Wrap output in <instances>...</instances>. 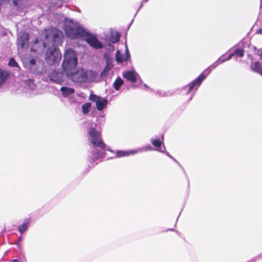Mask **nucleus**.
<instances>
[{"mask_svg":"<svg viewBox=\"0 0 262 262\" xmlns=\"http://www.w3.org/2000/svg\"><path fill=\"white\" fill-rule=\"evenodd\" d=\"M251 68L253 71L262 75V66L259 62L256 61L252 63Z\"/></svg>","mask_w":262,"mask_h":262,"instance_id":"obj_19","label":"nucleus"},{"mask_svg":"<svg viewBox=\"0 0 262 262\" xmlns=\"http://www.w3.org/2000/svg\"><path fill=\"white\" fill-rule=\"evenodd\" d=\"M91 159H92V157L90 158V161H91V162H93L92 161ZM100 159H99V160H100ZM97 161H99V160H98L96 161V163H98V162H97ZM94 162H95V161Z\"/></svg>","mask_w":262,"mask_h":262,"instance_id":"obj_41","label":"nucleus"},{"mask_svg":"<svg viewBox=\"0 0 262 262\" xmlns=\"http://www.w3.org/2000/svg\"><path fill=\"white\" fill-rule=\"evenodd\" d=\"M48 77L51 81L57 83H60L63 81L61 73L56 71H52L49 74Z\"/></svg>","mask_w":262,"mask_h":262,"instance_id":"obj_15","label":"nucleus"},{"mask_svg":"<svg viewBox=\"0 0 262 262\" xmlns=\"http://www.w3.org/2000/svg\"><path fill=\"white\" fill-rule=\"evenodd\" d=\"M144 86H145V87H147V85L146 84H144Z\"/></svg>","mask_w":262,"mask_h":262,"instance_id":"obj_44","label":"nucleus"},{"mask_svg":"<svg viewBox=\"0 0 262 262\" xmlns=\"http://www.w3.org/2000/svg\"><path fill=\"white\" fill-rule=\"evenodd\" d=\"M138 76V74L134 70H128L123 73V77L133 83L136 82Z\"/></svg>","mask_w":262,"mask_h":262,"instance_id":"obj_12","label":"nucleus"},{"mask_svg":"<svg viewBox=\"0 0 262 262\" xmlns=\"http://www.w3.org/2000/svg\"><path fill=\"white\" fill-rule=\"evenodd\" d=\"M148 0H142V2H141V5L139 7V8H138V9L137 10L136 14H135V15L137 14V13L139 12V11L140 10V9L143 7V3H146L147 2Z\"/></svg>","mask_w":262,"mask_h":262,"instance_id":"obj_31","label":"nucleus"},{"mask_svg":"<svg viewBox=\"0 0 262 262\" xmlns=\"http://www.w3.org/2000/svg\"><path fill=\"white\" fill-rule=\"evenodd\" d=\"M193 96V95H192L191 96V98H190V100L192 99Z\"/></svg>","mask_w":262,"mask_h":262,"instance_id":"obj_43","label":"nucleus"},{"mask_svg":"<svg viewBox=\"0 0 262 262\" xmlns=\"http://www.w3.org/2000/svg\"><path fill=\"white\" fill-rule=\"evenodd\" d=\"M166 156H167L168 157H169L170 158H171V159H172L174 162H176V163H177L178 164H180L177 161V160L176 159H174L172 156H171L169 154V152H166V151H165L164 152Z\"/></svg>","mask_w":262,"mask_h":262,"instance_id":"obj_30","label":"nucleus"},{"mask_svg":"<svg viewBox=\"0 0 262 262\" xmlns=\"http://www.w3.org/2000/svg\"><path fill=\"white\" fill-rule=\"evenodd\" d=\"M33 67L34 68V70L29 71L34 74L38 75L43 74L46 72V70L44 62L40 58L36 60L35 62L33 64Z\"/></svg>","mask_w":262,"mask_h":262,"instance_id":"obj_11","label":"nucleus"},{"mask_svg":"<svg viewBox=\"0 0 262 262\" xmlns=\"http://www.w3.org/2000/svg\"><path fill=\"white\" fill-rule=\"evenodd\" d=\"M157 93L161 97H168L172 95V93L170 92H163L162 91H158Z\"/></svg>","mask_w":262,"mask_h":262,"instance_id":"obj_27","label":"nucleus"},{"mask_svg":"<svg viewBox=\"0 0 262 262\" xmlns=\"http://www.w3.org/2000/svg\"><path fill=\"white\" fill-rule=\"evenodd\" d=\"M64 20V28L66 35L71 39L85 37V41L95 49H101L103 48L102 43L98 40L96 35L91 34L84 27L73 19L62 16L59 23Z\"/></svg>","mask_w":262,"mask_h":262,"instance_id":"obj_1","label":"nucleus"},{"mask_svg":"<svg viewBox=\"0 0 262 262\" xmlns=\"http://www.w3.org/2000/svg\"><path fill=\"white\" fill-rule=\"evenodd\" d=\"M112 68H111L110 65H106L104 69L102 70L100 74V76L102 78L105 77L107 76L108 72L111 70Z\"/></svg>","mask_w":262,"mask_h":262,"instance_id":"obj_23","label":"nucleus"},{"mask_svg":"<svg viewBox=\"0 0 262 262\" xmlns=\"http://www.w3.org/2000/svg\"><path fill=\"white\" fill-rule=\"evenodd\" d=\"M43 35L48 43L51 42L52 44V47L48 49L46 54V60L49 64H58L61 58V54L56 46L62 43L63 33L57 29L51 27L45 30ZM42 45L43 47L46 48L47 46V42L43 41Z\"/></svg>","mask_w":262,"mask_h":262,"instance_id":"obj_2","label":"nucleus"},{"mask_svg":"<svg viewBox=\"0 0 262 262\" xmlns=\"http://www.w3.org/2000/svg\"><path fill=\"white\" fill-rule=\"evenodd\" d=\"M108 51L110 52H113L114 50V47L111 44L108 45V48L107 49Z\"/></svg>","mask_w":262,"mask_h":262,"instance_id":"obj_34","label":"nucleus"},{"mask_svg":"<svg viewBox=\"0 0 262 262\" xmlns=\"http://www.w3.org/2000/svg\"><path fill=\"white\" fill-rule=\"evenodd\" d=\"M112 59L109 58L108 56L106 55V65H110L111 68L113 67V64H112Z\"/></svg>","mask_w":262,"mask_h":262,"instance_id":"obj_28","label":"nucleus"},{"mask_svg":"<svg viewBox=\"0 0 262 262\" xmlns=\"http://www.w3.org/2000/svg\"><path fill=\"white\" fill-rule=\"evenodd\" d=\"M256 33L257 34H262V29H259L256 31Z\"/></svg>","mask_w":262,"mask_h":262,"instance_id":"obj_38","label":"nucleus"},{"mask_svg":"<svg viewBox=\"0 0 262 262\" xmlns=\"http://www.w3.org/2000/svg\"><path fill=\"white\" fill-rule=\"evenodd\" d=\"M256 257H257V259H259V258H261L262 259V253L261 254H259L258 255H257V256H256Z\"/></svg>","mask_w":262,"mask_h":262,"instance_id":"obj_39","label":"nucleus"},{"mask_svg":"<svg viewBox=\"0 0 262 262\" xmlns=\"http://www.w3.org/2000/svg\"><path fill=\"white\" fill-rule=\"evenodd\" d=\"M29 34L25 32H20L17 37V44L18 49H24L28 46Z\"/></svg>","mask_w":262,"mask_h":262,"instance_id":"obj_10","label":"nucleus"},{"mask_svg":"<svg viewBox=\"0 0 262 262\" xmlns=\"http://www.w3.org/2000/svg\"><path fill=\"white\" fill-rule=\"evenodd\" d=\"M257 260V257H255L254 258H251L249 260L247 261V262H256Z\"/></svg>","mask_w":262,"mask_h":262,"instance_id":"obj_37","label":"nucleus"},{"mask_svg":"<svg viewBox=\"0 0 262 262\" xmlns=\"http://www.w3.org/2000/svg\"><path fill=\"white\" fill-rule=\"evenodd\" d=\"M91 108V103L90 102L85 103L82 106V111L83 114H86L90 112Z\"/></svg>","mask_w":262,"mask_h":262,"instance_id":"obj_22","label":"nucleus"},{"mask_svg":"<svg viewBox=\"0 0 262 262\" xmlns=\"http://www.w3.org/2000/svg\"><path fill=\"white\" fill-rule=\"evenodd\" d=\"M9 76V73L8 71L0 68V89L5 84Z\"/></svg>","mask_w":262,"mask_h":262,"instance_id":"obj_17","label":"nucleus"},{"mask_svg":"<svg viewBox=\"0 0 262 262\" xmlns=\"http://www.w3.org/2000/svg\"><path fill=\"white\" fill-rule=\"evenodd\" d=\"M30 221V219H26L24 220L23 223L18 226V230L21 234L23 233L27 230Z\"/></svg>","mask_w":262,"mask_h":262,"instance_id":"obj_18","label":"nucleus"},{"mask_svg":"<svg viewBox=\"0 0 262 262\" xmlns=\"http://www.w3.org/2000/svg\"><path fill=\"white\" fill-rule=\"evenodd\" d=\"M217 66L218 64L215 62L212 64L208 68L205 70L197 78L189 83L187 86H185L184 89H188L186 94H188L192 91H196L199 87L201 85L203 80L211 72V70L215 68Z\"/></svg>","mask_w":262,"mask_h":262,"instance_id":"obj_7","label":"nucleus"},{"mask_svg":"<svg viewBox=\"0 0 262 262\" xmlns=\"http://www.w3.org/2000/svg\"><path fill=\"white\" fill-rule=\"evenodd\" d=\"M135 150L136 151V154H137L139 152H143L147 151L152 150L153 149L149 144H147L145 146L139 147Z\"/></svg>","mask_w":262,"mask_h":262,"instance_id":"obj_20","label":"nucleus"},{"mask_svg":"<svg viewBox=\"0 0 262 262\" xmlns=\"http://www.w3.org/2000/svg\"><path fill=\"white\" fill-rule=\"evenodd\" d=\"M60 6H61V4H60L59 5L56 6L57 7H59Z\"/></svg>","mask_w":262,"mask_h":262,"instance_id":"obj_42","label":"nucleus"},{"mask_svg":"<svg viewBox=\"0 0 262 262\" xmlns=\"http://www.w3.org/2000/svg\"><path fill=\"white\" fill-rule=\"evenodd\" d=\"M125 50L124 54L121 53L119 50H117L116 53V60L118 63L127 61L130 58V54L126 44L125 45Z\"/></svg>","mask_w":262,"mask_h":262,"instance_id":"obj_9","label":"nucleus"},{"mask_svg":"<svg viewBox=\"0 0 262 262\" xmlns=\"http://www.w3.org/2000/svg\"><path fill=\"white\" fill-rule=\"evenodd\" d=\"M150 142L151 144L156 147V150L161 152H165L166 148L163 144V142L160 141L159 139L151 138Z\"/></svg>","mask_w":262,"mask_h":262,"instance_id":"obj_13","label":"nucleus"},{"mask_svg":"<svg viewBox=\"0 0 262 262\" xmlns=\"http://www.w3.org/2000/svg\"><path fill=\"white\" fill-rule=\"evenodd\" d=\"M12 262H18V260L17 259H15L12 260Z\"/></svg>","mask_w":262,"mask_h":262,"instance_id":"obj_40","label":"nucleus"},{"mask_svg":"<svg viewBox=\"0 0 262 262\" xmlns=\"http://www.w3.org/2000/svg\"><path fill=\"white\" fill-rule=\"evenodd\" d=\"M123 83V80L120 77H118L114 81L113 86L116 90L118 91L120 86L122 85Z\"/></svg>","mask_w":262,"mask_h":262,"instance_id":"obj_21","label":"nucleus"},{"mask_svg":"<svg viewBox=\"0 0 262 262\" xmlns=\"http://www.w3.org/2000/svg\"><path fill=\"white\" fill-rule=\"evenodd\" d=\"M234 55V54H233V53H232V54H230L228 56V57L227 58H226V59H225L226 61H228V60H230V59H231V58H232Z\"/></svg>","mask_w":262,"mask_h":262,"instance_id":"obj_36","label":"nucleus"},{"mask_svg":"<svg viewBox=\"0 0 262 262\" xmlns=\"http://www.w3.org/2000/svg\"><path fill=\"white\" fill-rule=\"evenodd\" d=\"M89 99L96 103V108L99 111L105 108L108 103L106 98L101 97L93 94L90 95Z\"/></svg>","mask_w":262,"mask_h":262,"instance_id":"obj_8","label":"nucleus"},{"mask_svg":"<svg viewBox=\"0 0 262 262\" xmlns=\"http://www.w3.org/2000/svg\"><path fill=\"white\" fill-rule=\"evenodd\" d=\"M225 61H226L225 59H222L221 57H220L215 62L219 65L220 63H223V62H224Z\"/></svg>","mask_w":262,"mask_h":262,"instance_id":"obj_32","label":"nucleus"},{"mask_svg":"<svg viewBox=\"0 0 262 262\" xmlns=\"http://www.w3.org/2000/svg\"><path fill=\"white\" fill-rule=\"evenodd\" d=\"M67 74L71 75V79L74 82L80 84L96 81L98 77L97 74L95 71L83 69H79L76 72L74 71L72 74Z\"/></svg>","mask_w":262,"mask_h":262,"instance_id":"obj_5","label":"nucleus"},{"mask_svg":"<svg viewBox=\"0 0 262 262\" xmlns=\"http://www.w3.org/2000/svg\"><path fill=\"white\" fill-rule=\"evenodd\" d=\"M60 91L61 92L62 96L67 98L71 97L75 92V90L73 88L68 86L61 87Z\"/></svg>","mask_w":262,"mask_h":262,"instance_id":"obj_16","label":"nucleus"},{"mask_svg":"<svg viewBox=\"0 0 262 262\" xmlns=\"http://www.w3.org/2000/svg\"><path fill=\"white\" fill-rule=\"evenodd\" d=\"M233 54L234 55L242 57L244 56V50L242 48H237L234 51Z\"/></svg>","mask_w":262,"mask_h":262,"instance_id":"obj_26","label":"nucleus"},{"mask_svg":"<svg viewBox=\"0 0 262 262\" xmlns=\"http://www.w3.org/2000/svg\"><path fill=\"white\" fill-rule=\"evenodd\" d=\"M28 86H29L30 90H33L34 89V88L35 86L33 83V80H29V81L28 82Z\"/></svg>","mask_w":262,"mask_h":262,"instance_id":"obj_29","label":"nucleus"},{"mask_svg":"<svg viewBox=\"0 0 262 262\" xmlns=\"http://www.w3.org/2000/svg\"><path fill=\"white\" fill-rule=\"evenodd\" d=\"M8 65L11 67H16L18 69H20L17 62L13 58H11L9 61Z\"/></svg>","mask_w":262,"mask_h":262,"instance_id":"obj_25","label":"nucleus"},{"mask_svg":"<svg viewBox=\"0 0 262 262\" xmlns=\"http://www.w3.org/2000/svg\"><path fill=\"white\" fill-rule=\"evenodd\" d=\"M110 151L115 154L116 155L115 158H117L128 157L136 155V151L135 149H130L128 150H117L116 151H113L112 150Z\"/></svg>","mask_w":262,"mask_h":262,"instance_id":"obj_14","label":"nucleus"},{"mask_svg":"<svg viewBox=\"0 0 262 262\" xmlns=\"http://www.w3.org/2000/svg\"><path fill=\"white\" fill-rule=\"evenodd\" d=\"M78 60L76 52L71 49H67L64 53L62 64L63 70L66 74H72L75 71Z\"/></svg>","mask_w":262,"mask_h":262,"instance_id":"obj_6","label":"nucleus"},{"mask_svg":"<svg viewBox=\"0 0 262 262\" xmlns=\"http://www.w3.org/2000/svg\"><path fill=\"white\" fill-rule=\"evenodd\" d=\"M105 115L103 113H101L97 118V122L99 125L102 124L105 122Z\"/></svg>","mask_w":262,"mask_h":262,"instance_id":"obj_24","label":"nucleus"},{"mask_svg":"<svg viewBox=\"0 0 262 262\" xmlns=\"http://www.w3.org/2000/svg\"><path fill=\"white\" fill-rule=\"evenodd\" d=\"M38 39H35L31 47V51L32 53L20 55V57L23 62L24 67L28 70H34L33 64L35 62L36 60L39 58V55L41 51L39 47H38V44H41Z\"/></svg>","mask_w":262,"mask_h":262,"instance_id":"obj_4","label":"nucleus"},{"mask_svg":"<svg viewBox=\"0 0 262 262\" xmlns=\"http://www.w3.org/2000/svg\"><path fill=\"white\" fill-rule=\"evenodd\" d=\"M21 236H19V238H18V242L16 243V245L20 249L21 248V245H20V242H21Z\"/></svg>","mask_w":262,"mask_h":262,"instance_id":"obj_33","label":"nucleus"},{"mask_svg":"<svg viewBox=\"0 0 262 262\" xmlns=\"http://www.w3.org/2000/svg\"><path fill=\"white\" fill-rule=\"evenodd\" d=\"M119 40V36H116L115 38H113L112 40V42L116 43Z\"/></svg>","mask_w":262,"mask_h":262,"instance_id":"obj_35","label":"nucleus"},{"mask_svg":"<svg viewBox=\"0 0 262 262\" xmlns=\"http://www.w3.org/2000/svg\"><path fill=\"white\" fill-rule=\"evenodd\" d=\"M86 125L88 128L89 139L93 145L91 160L95 162L105 157V144L101 138L100 132L96 130L97 124L88 120L86 122Z\"/></svg>","mask_w":262,"mask_h":262,"instance_id":"obj_3","label":"nucleus"}]
</instances>
